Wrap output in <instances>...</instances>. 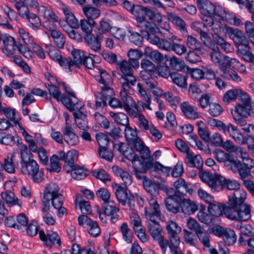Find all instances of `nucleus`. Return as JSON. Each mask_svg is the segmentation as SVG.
Wrapping results in <instances>:
<instances>
[{
  "label": "nucleus",
  "mask_w": 254,
  "mask_h": 254,
  "mask_svg": "<svg viewBox=\"0 0 254 254\" xmlns=\"http://www.w3.org/2000/svg\"><path fill=\"white\" fill-rule=\"evenodd\" d=\"M170 244L174 247H179L180 244V238L179 234L181 232L182 228L176 222L173 221H169L166 226Z\"/></svg>",
  "instance_id": "nucleus-9"
},
{
  "label": "nucleus",
  "mask_w": 254,
  "mask_h": 254,
  "mask_svg": "<svg viewBox=\"0 0 254 254\" xmlns=\"http://www.w3.org/2000/svg\"><path fill=\"white\" fill-rule=\"evenodd\" d=\"M214 157L219 162H223L224 164H227L229 163V161L233 156L229 153H226L224 151L216 149L213 151Z\"/></svg>",
  "instance_id": "nucleus-40"
},
{
  "label": "nucleus",
  "mask_w": 254,
  "mask_h": 254,
  "mask_svg": "<svg viewBox=\"0 0 254 254\" xmlns=\"http://www.w3.org/2000/svg\"><path fill=\"white\" fill-rule=\"evenodd\" d=\"M187 44V46L192 50L201 51V44L192 36H188Z\"/></svg>",
  "instance_id": "nucleus-64"
},
{
  "label": "nucleus",
  "mask_w": 254,
  "mask_h": 254,
  "mask_svg": "<svg viewBox=\"0 0 254 254\" xmlns=\"http://www.w3.org/2000/svg\"><path fill=\"white\" fill-rule=\"evenodd\" d=\"M184 232L185 242L191 246H195L197 243L195 235L187 229H184Z\"/></svg>",
  "instance_id": "nucleus-61"
},
{
  "label": "nucleus",
  "mask_w": 254,
  "mask_h": 254,
  "mask_svg": "<svg viewBox=\"0 0 254 254\" xmlns=\"http://www.w3.org/2000/svg\"><path fill=\"white\" fill-rule=\"evenodd\" d=\"M60 101L64 105L70 112L74 111V110L76 109V106L79 105V103L80 102L76 96L67 97L64 94H62L60 97Z\"/></svg>",
  "instance_id": "nucleus-27"
},
{
  "label": "nucleus",
  "mask_w": 254,
  "mask_h": 254,
  "mask_svg": "<svg viewBox=\"0 0 254 254\" xmlns=\"http://www.w3.org/2000/svg\"><path fill=\"white\" fill-rule=\"evenodd\" d=\"M38 11L40 15L48 20L44 23V27L45 23L49 21L58 22V17L50 7L42 5L39 7Z\"/></svg>",
  "instance_id": "nucleus-22"
},
{
  "label": "nucleus",
  "mask_w": 254,
  "mask_h": 254,
  "mask_svg": "<svg viewBox=\"0 0 254 254\" xmlns=\"http://www.w3.org/2000/svg\"><path fill=\"white\" fill-rule=\"evenodd\" d=\"M96 24L94 20L83 19L80 20L79 26L84 32H92Z\"/></svg>",
  "instance_id": "nucleus-55"
},
{
  "label": "nucleus",
  "mask_w": 254,
  "mask_h": 254,
  "mask_svg": "<svg viewBox=\"0 0 254 254\" xmlns=\"http://www.w3.org/2000/svg\"><path fill=\"white\" fill-rule=\"evenodd\" d=\"M182 212L190 215L194 213L198 209L197 205L190 199H184L180 203Z\"/></svg>",
  "instance_id": "nucleus-23"
},
{
  "label": "nucleus",
  "mask_w": 254,
  "mask_h": 254,
  "mask_svg": "<svg viewBox=\"0 0 254 254\" xmlns=\"http://www.w3.org/2000/svg\"><path fill=\"white\" fill-rule=\"evenodd\" d=\"M3 47V53L8 57H11L15 54L18 46L16 45L14 39L11 36H5L2 39Z\"/></svg>",
  "instance_id": "nucleus-18"
},
{
  "label": "nucleus",
  "mask_w": 254,
  "mask_h": 254,
  "mask_svg": "<svg viewBox=\"0 0 254 254\" xmlns=\"http://www.w3.org/2000/svg\"><path fill=\"white\" fill-rule=\"evenodd\" d=\"M1 197L7 204L11 205L21 206L22 202L18 199L13 192L7 191L2 192L1 193Z\"/></svg>",
  "instance_id": "nucleus-33"
},
{
  "label": "nucleus",
  "mask_w": 254,
  "mask_h": 254,
  "mask_svg": "<svg viewBox=\"0 0 254 254\" xmlns=\"http://www.w3.org/2000/svg\"><path fill=\"white\" fill-rule=\"evenodd\" d=\"M110 116L113 118L114 121L118 124L122 126H127L129 125L128 117L123 113L110 112Z\"/></svg>",
  "instance_id": "nucleus-42"
},
{
  "label": "nucleus",
  "mask_w": 254,
  "mask_h": 254,
  "mask_svg": "<svg viewBox=\"0 0 254 254\" xmlns=\"http://www.w3.org/2000/svg\"><path fill=\"white\" fill-rule=\"evenodd\" d=\"M214 42L215 44L219 45L221 49L226 53L232 52L233 50V47L225 39L220 36L218 33H216L214 35Z\"/></svg>",
  "instance_id": "nucleus-43"
},
{
  "label": "nucleus",
  "mask_w": 254,
  "mask_h": 254,
  "mask_svg": "<svg viewBox=\"0 0 254 254\" xmlns=\"http://www.w3.org/2000/svg\"><path fill=\"white\" fill-rule=\"evenodd\" d=\"M170 77L173 82L178 86L182 88L187 87V77L186 76L178 72H174L170 74Z\"/></svg>",
  "instance_id": "nucleus-45"
},
{
  "label": "nucleus",
  "mask_w": 254,
  "mask_h": 254,
  "mask_svg": "<svg viewBox=\"0 0 254 254\" xmlns=\"http://www.w3.org/2000/svg\"><path fill=\"white\" fill-rule=\"evenodd\" d=\"M230 207L225 208V216L228 219L237 221H247L251 217V207L247 203L237 205L233 200L228 201Z\"/></svg>",
  "instance_id": "nucleus-4"
},
{
  "label": "nucleus",
  "mask_w": 254,
  "mask_h": 254,
  "mask_svg": "<svg viewBox=\"0 0 254 254\" xmlns=\"http://www.w3.org/2000/svg\"><path fill=\"white\" fill-rule=\"evenodd\" d=\"M229 37L237 47L240 45L247 47L249 45L248 40L244 33H230Z\"/></svg>",
  "instance_id": "nucleus-36"
},
{
  "label": "nucleus",
  "mask_w": 254,
  "mask_h": 254,
  "mask_svg": "<svg viewBox=\"0 0 254 254\" xmlns=\"http://www.w3.org/2000/svg\"><path fill=\"white\" fill-rule=\"evenodd\" d=\"M127 160L130 161L132 163V166L133 164H141V161L139 159V157L138 155L136 154L134 151L130 149L129 151L127 150L123 154Z\"/></svg>",
  "instance_id": "nucleus-57"
},
{
  "label": "nucleus",
  "mask_w": 254,
  "mask_h": 254,
  "mask_svg": "<svg viewBox=\"0 0 254 254\" xmlns=\"http://www.w3.org/2000/svg\"><path fill=\"white\" fill-rule=\"evenodd\" d=\"M196 235L204 247L209 248L210 247L209 234L203 229Z\"/></svg>",
  "instance_id": "nucleus-56"
},
{
  "label": "nucleus",
  "mask_w": 254,
  "mask_h": 254,
  "mask_svg": "<svg viewBox=\"0 0 254 254\" xmlns=\"http://www.w3.org/2000/svg\"><path fill=\"white\" fill-rule=\"evenodd\" d=\"M168 18L173 23L180 28L181 30H186V24L184 20L179 16L173 13L168 14Z\"/></svg>",
  "instance_id": "nucleus-58"
},
{
  "label": "nucleus",
  "mask_w": 254,
  "mask_h": 254,
  "mask_svg": "<svg viewBox=\"0 0 254 254\" xmlns=\"http://www.w3.org/2000/svg\"><path fill=\"white\" fill-rule=\"evenodd\" d=\"M177 192L184 195L188 192H190L189 185L183 178H180L174 183Z\"/></svg>",
  "instance_id": "nucleus-39"
},
{
  "label": "nucleus",
  "mask_w": 254,
  "mask_h": 254,
  "mask_svg": "<svg viewBox=\"0 0 254 254\" xmlns=\"http://www.w3.org/2000/svg\"><path fill=\"white\" fill-rule=\"evenodd\" d=\"M115 186L117 187L115 194L119 202L124 206L127 204L131 209H133L135 205L134 197L133 194L127 188L116 184Z\"/></svg>",
  "instance_id": "nucleus-7"
},
{
  "label": "nucleus",
  "mask_w": 254,
  "mask_h": 254,
  "mask_svg": "<svg viewBox=\"0 0 254 254\" xmlns=\"http://www.w3.org/2000/svg\"><path fill=\"white\" fill-rule=\"evenodd\" d=\"M48 54L52 60L57 62L61 66L65 68V64H67V59L63 57L58 49L52 47L49 49Z\"/></svg>",
  "instance_id": "nucleus-29"
},
{
  "label": "nucleus",
  "mask_w": 254,
  "mask_h": 254,
  "mask_svg": "<svg viewBox=\"0 0 254 254\" xmlns=\"http://www.w3.org/2000/svg\"><path fill=\"white\" fill-rule=\"evenodd\" d=\"M119 230L122 235L123 240L127 243H131L133 234L127 224L126 222L123 223L119 228Z\"/></svg>",
  "instance_id": "nucleus-38"
},
{
  "label": "nucleus",
  "mask_w": 254,
  "mask_h": 254,
  "mask_svg": "<svg viewBox=\"0 0 254 254\" xmlns=\"http://www.w3.org/2000/svg\"><path fill=\"white\" fill-rule=\"evenodd\" d=\"M112 170L117 176L120 177L125 186H129L132 183V178L127 172L116 165L113 166Z\"/></svg>",
  "instance_id": "nucleus-28"
},
{
  "label": "nucleus",
  "mask_w": 254,
  "mask_h": 254,
  "mask_svg": "<svg viewBox=\"0 0 254 254\" xmlns=\"http://www.w3.org/2000/svg\"><path fill=\"white\" fill-rule=\"evenodd\" d=\"M196 125L198 127V132L200 137L205 141H208L210 139V135L206 125L202 121H199L196 122Z\"/></svg>",
  "instance_id": "nucleus-51"
},
{
  "label": "nucleus",
  "mask_w": 254,
  "mask_h": 254,
  "mask_svg": "<svg viewBox=\"0 0 254 254\" xmlns=\"http://www.w3.org/2000/svg\"><path fill=\"white\" fill-rule=\"evenodd\" d=\"M96 139L100 146L99 148H107L109 144V139L108 136L102 132L96 134Z\"/></svg>",
  "instance_id": "nucleus-60"
},
{
  "label": "nucleus",
  "mask_w": 254,
  "mask_h": 254,
  "mask_svg": "<svg viewBox=\"0 0 254 254\" xmlns=\"http://www.w3.org/2000/svg\"><path fill=\"white\" fill-rule=\"evenodd\" d=\"M20 151V172L33 182L40 183L44 180L43 169L40 168L37 162L34 159L33 155L26 144H21Z\"/></svg>",
  "instance_id": "nucleus-2"
},
{
  "label": "nucleus",
  "mask_w": 254,
  "mask_h": 254,
  "mask_svg": "<svg viewBox=\"0 0 254 254\" xmlns=\"http://www.w3.org/2000/svg\"><path fill=\"white\" fill-rule=\"evenodd\" d=\"M151 162H146L145 164L141 162V164H133V172L138 180H145L147 177L145 175L149 168L151 167Z\"/></svg>",
  "instance_id": "nucleus-19"
},
{
  "label": "nucleus",
  "mask_w": 254,
  "mask_h": 254,
  "mask_svg": "<svg viewBox=\"0 0 254 254\" xmlns=\"http://www.w3.org/2000/svg\"><path fill=\"white\" fill-rule=\"evenodd\" d=\"M59 26L63 28V30L65 31L66 28L69 25L66 21H64L62 20H58V22H55L49 21L45 24V28L50 32H60L61 30L59 28Z\"/></svg>",
  "instance_id": "nucleus-31"
},
{
  "label": "nucleus",
  "mask_w": 254,
  "mask_h": 254,
  "mask_svg": "<svg viewBox=\"0 0 254 254\" xmlns=\"http://www.w3.org/2000/svg\"><path fill=\"white\" fill-rule=\"evenodd\" d=\"M236 112L241 116L247 117H253L254 112V103L238 104L236 106Z\"/></svg>",
  "instance_id": "nucleus-25"
},
{
  "label": "nucleus",
  "mask_w": 254,
  "mask_h": 254,
  "mask_svg": "<svg viewBox=\"0 0 254 254\" xmlns=\"http://www.w3.org/2000/svg\"><path fill=\"white\" fill-rule=\"evenodd\" d=\"M180 107L183 114L187 118L195 120L199 117V114L196 112L197 108L191 105L188 102H184Z\"/></svg>",
  "instance_id": "nucleus-21"
},
{
  "label": "nucleus",
  "mask_w": 254,
  "mask_h": 254,
  "mask_svg": "<svg viewBox=\"0 0 254 254\" xmlns=\"http://www.w3.org/2000/svg\"><path fill=\"white\" fill-rule=\"evenodd\" d=\"M120 69L124 75L121 77L122 89L120 95L123 102V106L126 111L129 114L132 115L133 111L130 107L137 109V105L132 98L128 95L129 90L131 86L136 84V79L133 75V70L126 61H122L119 64Z\"/></svg>",
  "instance_id": "nucleus-1"
},
{
  "label": "nucleus",
  "mask_w": 254,
  "mask_h": 254,
  "mask_svg": "<svg viewBox=\"0 0 254 254\" xmlns=\"http://www.w3.org/2000/svg\"><path fill=\"white\" fill-rule=\"evenodd\" d=\"M142 185L144 189L147 192L149 193L151 195L155 196L159 194V187L158 185L155 182H153L149 178H147L143 181Z\"/></svg>",
  "instance_id": "nucleus-30"
},
{
  "label": "nucleus",
  "mask_w": 254,
  "mask_h": 254,
  "mask_svg": "<svg viewBox=\"0 0 254 254\" xmlns=\"http://www.w3.org/2000/svg\"><path fill=\"white\" fill-rule=\"evenodd\" d=\"M222 190L226 188L229 190H236L239 188V183L235 180L226 178L222 176L221 180Z\"/></svg>",
  "instance_id": "nucleus-44"
},
{
  "label": "nucleus",
  "mask_w": 254,
  "mask_h": 254,
  "mask_svg": "<svg viewBox=\"0 0 254 254\" xmlns=\"http://www.w3.org/2000/svg\"><path fill=\"white\" fill-rule=\"evenodd\" d=\"M222 131L225 134H228L237 143L245 144L246 142L241 132L231 124L226 125Z\"/></svg>",
  "instance_id": "nucleus-14"
},
{
  "label": "nucleus",
  "mask_w": 254,
  "mask_h": 254,
  "mask_svg": "<svg viewBox=\"0 0 254 254\" xmlns=\"http://www.w3.org/2000/svg\"><path fill=\"white\" fill-rule=\"evenodd\" d=\"M203 160L199 155H194L192 152H190L186 155L185 159V164L190 167H196L201 169L203 165Z\"/></svg>",
  "instance_id": "nucleus-20"
},
{
  "label": "nucleus",
  "mask_w": 254,
  "mask_h": 254,
  "mask_svg": "<svg viewBox=\"0 0 254 254\" xmlns=\"http://www.w3.org/2000/svg\"><path fill=\"white\" fill-rule=\"evenodd\" d=\"M235 62H236V59L224 55L218 64L220 69L222 71V77L226 79H232L239 82L241 81V78L238 75L236 71L230 68L231 64Z\"/></svg>",
  "instance_id": "nucleus-6"
},
{
  "label": "nucleus",
  "mask_w": 254,
  "mask_h": 254,
  "mask_svg": "<svg viewBox=\"0 0 254 254\" xmlns=\"http://www.w3.org/2000/svg\"><path fill=\"white\" fill-rule=\"evenodd\" d=\"M198 8L200 10L201 14L203 15L202 19L205 23H203L204 26L210 27L211 29L208 30H217L222 32H236L231 27L227 26L224 27L218 26L217 24L213 22V16L215 13V5H213L208 0H196Z\"/></svg>",
  "instance_id": "nucleus-3"
},
{
  "label": "nucleus",
  "mask_w": 254,
  "mask_h": 254,
  "mask_svg": "<svg viewBox=\"0 0 254 254\" xmlns=\"http://www.w3.org/2000/svg\"><path fill=\"white\" fill-rule=\"evenodd\" d=\"M101 33H85L84 39L85 43L91 50L95 52L101 50V42L102 39Z\"/></svg>",
  "instance_id": "nucleus-12"
},
{
  "label": "nucleus",
  "mask_w": 254,
  "mask_h": 254,
  "mask_svg": "<svg viewBox=\"0 0 254 254\" xmlns=\"http://www.w3.org/2000/svg\"><path fill=\"white\" fill-rule=\"evenodd\" d=\"M78 224L82 227L88 229L89 234L93 237H96L100 235L101 229L98 223L89 218L87 215H81L78 218Z\"/></svg>",
  "instance_id": "nucleus-10"
},
{
  "label": "nucleus",
  "mask_w": 254,
  "mask_h": 254,
  "mask_svg": "<svg viewBox=\"0 0 254 254\" xmlns=\"http://www.w3.org/2000/svg\"><path fill=\"white\" fill-rule=\"evenodd\" d=\"M62 130L64 133V139L69 145L75 146L79 142L78 136L73 131L72 127H63Z\"/></svg>",
  "instance_id": "nucleus-15"
},
{
  "label": "nucleus",
  "mask_w": 254,
  "mask_h": 254,
  "mask_svg": "<svg viewBox=\"0 0 254 254\" xmlns=\"http://www.w3.org/2000/svg\"><path fill=\"white\" fill-rule=\"evenodd\" d=\"M201 180L211 189L214 192L222 190V176L215 174L214 175L208 172H202L199 174Z\"/></svg>",
  "instance_id": "nucleus-8"
},
{
  "label": "nucleus",
  "mask_w": 254,
  "mask_h": 254,
  "mask_svg": "<svg viewBox=\"0 0 254 254\" xmlns=\"http://www.w3.org/2000/svg\"><path fill=\"white\" fill-rule=\"evenodd\" d=\"M83 11L87 19L90 20H94L98 18L101 14L100 9L90 6L84 7Z\"/></svg>",
  "instance_id": "nucleus-47"
},
{
  "label": "nucleus",
  "mask_w": 254,
  "mask_h": 254,
  "mask_svg": "<svg viewBox=\"0 0 254 254\" xmlns=\"http://www.w3.org/2000/svg\"><path fill=\"white\" fill-rule=\"evenodd\" d=\"M176 194L174 196L167 197L165 199V204L167 210L173 213H177L180 211V206L176 200Z\"/></svg>",
  "instance_id": "nucleus-32"
},
{
  "label": "nucleus",
  "mask_w": 254,
  "mask_h": 254,
  "mask_svg": "<svg viewBox=\"0 0 254 254\" xmlns=\"http://www.w3.org/2000/svg\"><path fill=\"white\" fill-rule=\"evenodd\" d=\"M54 43L60 48H63L65 43V37L62 33H51Z\"/></svg>",
  "instance_id": "nucleus-62"
},
{
  "label": "nucleus",
  "mask_w": 254,
  "mask_h": 254,
  "mask_svg": "<svg viewBox=\"0 0 254 254\" xmlns=\"http://www.w3.org/2000/svg\"><path fill=\"white\" fill-rule=\"evenodd\" d=\"M73 60L70 58L67 59V64H65V69L70 72L77 67H79L82 64L85 55L83 52L79 50H75L72 52Z\"/></svg>",
  "instance_id": "nucleus-13"
},
{
  "label": "nucleus",
  "mask_w": 254,
  "mask_h": 254,
  "mask_svg": "<svg viewBox=\"0 0 254 254\" xmlns=\"http://www.w3.org/2000/svg\"><path fill=\"white\" fill-rule=\"evenodd\" d=\"M60 188L55 183H51L48 185L43 193L42 202L44 204V210L49 209L52 198L61 194L59 192Z\"/></svg>",
  "instance_id": "nucleus-11"
},
{
  "label": "nucleus",
  "mask_w": 254,
  "mask_h": 254,
  "mask_svg": "<svg viewBox=\"0 0 254 254\" xmlns=\"http://www.w3.org/2000/svg\"><path fill=\"white\" fill-rule=\"evenodd\" d=\"M60 159L59 157L56 155H53L50 158V166L47 168L49 172H59L61 167L59 164Z\"/></svg>",
  "instance_id": "nucleus-59"
},
{
  "label": "nucleus",
  "mask_w": 254,
  "mask_h": 254,
  "mask_svg": "<svg viewBox=\"0 0 254 254\" xmlns=\"http://www.w3.org/2000/svg\"><path fill=\"white\" fill-rule=\"evenodd\" d=\"M88 171L83 167L75 166L74 169L71 171V175L73 178L76 180H82L85 178L88 175Z\"/></svg>",
  "instance_id": "nucleus-41"
},
{
  "label": "nucleus",
  "mask_w": 254,
  "mask_h": 254,
  "mask_svg": "<svg viewBox=\"0 0 254 254\" xmlns=\"http://www.w3.org/2000/svg\"><path fill=\"white\" fill-rule=\"evenodd\" d=\"M147 228L148 232L154 241L163 236L162 234L163 228L160 224H147Z\"/></svg>",
  "instance_id": "nucleus-34"
},
{
  "label": "nucleus",
  "mask_w": 254,
  "mask_h": 254,
  "mask_svg": "<svg viewBox=\"0 0 254 254\" xmlns=\"http://www.w3.org/2000/svg\"><path fill=\"white\" fill-rule=\"evenodd\" d=\"M189 140L192 146H196L199 149L204 151L207 150V147L202 143L196 135H190Z\"/></svg>",
  "instance_id": "nucleus-63"
},
{
  "label": "nucleus",
  "mask_w": 254,
  "mask_h": 254,
  "mask_svg": "<svg viewBox=\"0 0 254 254\" xmlns=\"http://www.w3.org/2000/svg\"><path fill=\"white\" fill-rule=\"evenodd\" d=\"M239 93H241V89H233L227 91L223 96L224 102L226 104H228L235 100L238 97Z\"/></svg>",
  "instance_id": "nucleus-50"
},
{
  "label": "nucleus",
  "mask_w": 254,
  "mask_h": 254,
  "mask_svg": "<svg viewBox=\"0 0 254 254\" xmlns=\"http://www.w3.org/2000/svg\"><path fill=\"white\" fill-rule=\"evenodd\" d=\"M125 136L126 140L130 144L135 139L139 138L136 130L128 125L125 129Z\"/></svg>",
  "instance_id": "nucleus-49"
},
{
  "label": "nucleus",
  "mask_w": 254,
  "mask_h": 254,
  "mask_svg": "<svg viewBox=\"0 0 254 254\" xmlns=\"http://www.w3.org/2000/svg\"><path fill=\"white\" fill-rule=\"evenodd\" d=\"M170 65L173 69L182 70L185 68V64L182 59L174 56L170 60Z\"/></svg>",
  "instance_id": "nucleus-53"
},
{
  "label": "nucleus",
  "mask_w": 254,
  "mask_h": 254,
  "mask_svg": "<svg viewBox=\"0 0 254 254\" xmlns=\"http://www.w3.org/2000/svg\"><path fill=\"white\" fill-rule=\"evenodd\" d=\"M222 238L225 243L229 246L234 244L237 240V236L234 231L231 229H225Z\"/></svg>",
  "instance_id": "nucleus-48"
},
{
  "label": "nucleus",
  "mask_w": 254,
  "mask_h": 254,
  "mask_svg": "<svg viewBox=\"0 0 254 254\" xmlns=\"http://www.w3.org/2000/svg\"><path fill=\"white\" fill-rule=\"evenodd\" d=\"M200 39L207 46L212 48L214 47V35L216 33H200Z\"/></svg>",
  "instance_id": "nucleus-52"
},
{
  "label": "nucleus",
  "mask_w": 254,
  "mask_h": 254,
  "mask_svg": "<svg viewBox=\"0 0 254 254\" xmlns=\"http://www.w3.org/2000/svg\"><path fill=\"white\" fill-rule=\"evenodd\" d=\"M74 111H71L73 113V115L75 119H87V112L86 111L84 106L80 102L79 105H77Z\"/></svg>",
  "instance_id": "nucleus-54"
},
{
  "label": "nucleus",
  "mask_w": 254,
  "mask_h": 254,
  "mask_svg": "<svg viewBox=\"0 0 254 254\" xmlns=\"http://www.w3.org/2000/svg\"><path fill=\"white\" fill-rule=\"evenodd\" d=\"M104 213L111 217V221L113 223L116 222L119 218V215L118 213L119 211V208L107 203L104 205Z\"/></svg>",
  "instance_id": "nucleus-35"
},
{
  "label": "nucleus",
  "mask_w": 254,
  "mask_h": 254,
  "mask_svg": "<svg viewBox=\"0 0 254 254\" xmlns=\"http://www.w3.org/2000/svg\"><path fill=\"white\" fill-rule=\"evenodd\" d=\"M209 205L208 207V211L212 215L215 216H220L223 214L225 215V208L230 207V205L227 203V205L225 204L220 203L217 202L213 201L211 203H209Z\"/></svg>",
  "instance_id": "nucleus-24"
},
{
  "label": "nucleus",
  "mask_w": 254,
  "mask_h": 254,
  "mask_svg": "<svg viewBox=\"0 0 254 254\" xmlns=\"http://www.w3.org/2000/svg\"><path fill=\"white\" fill-rule=\"evenodd\" d=\"M62 9L68 25L73 29H77L79 28V23L78 21L74 16L71 9L65 6H64Z\"/></svg>",
  "instance_id": "nucleus-26"
},
{
  "label": "nucleus",
  "mask_w": 254,
  "mask_h": 254,
  "mask_svg": "<svg viewBox=\"0 0 254 254\" xmlns=\"http://www.w3.org/2000/svg\"><path fill=\"white\" fill-rule=\"evenodd\" d=\"M246 192L245 190L238 188L235 190L233 195H229L228 196V201H230V200L232 199L235 201V202H236V203H237V205L245 203L244 201L246 199Z\"/></svg>",
  "instance_id": "nucleus-37"
},
{
  "label": "nucleus",
  "mask_w": 254,
  "mask_h": 254,
  "mask_svg": "<svg viewBox=\"0 0 254 254\" xmlns=\"http://www.w3.org/2000/svg\"><path fill=\"white\" fill-rule=\"evenodd\" d=\"M39 235L42 241L45 242L47 246L52 247V244L61 245L60 238L56 232L49 231L46 235L43 231L39 232Z\"/></svg>",
  "instance_id": "nucleus-17"
},
{
  "label": "nucleus",
  "mask_w": 254,
  "mask_h": 254,
  "mask_svg": "<svg viewBox=\"0 0 254 254\" xmlns=\"http://www.w3.org/2000/svg\"><path fill=\"white\" fill-rule=\"evenodd\" d=\"M129 145L139 153L141 158L143 160L148 159L150 157V151L149 148L145 145L139 137L131 142Z\"/></svg>",
  "instance_id": "nucleus-16"
},
{
  "label": "nucleus",
  "mask_w": 254,
  "mask_h": 254,
  "mask_svg": "<svg viewBox=\"0 0 254 254\" xmlns=\"http://www.w3.org/2000/svg\"><path fill=\"white\" fill-rule=\"evenodd\" d=\"M148 7H142L139 5H135L131 11V13L136 17L138 27L145 32H154L156 25L145 19Z\"/></svg>",
  "instance_id": "nucleus-5"
},
{
  "label": "nucleus",
  "mask_w": 254,
  "mask_h": 254,
  "mask_svg": "<svg viewBox=\"0 0 254 254\" xmlns=\"http://www.w3.org/2000/svg\"><path fill=\"white\" fill-rule=\"evenodd\" d=\"M78 157V151L75 149H72L68 151L66 155V158L64 161L66 164V168L68 166L73 167L74 163Z\"/></svg>",
  "instance_id": "nucleus-46"
}]
</instances>
